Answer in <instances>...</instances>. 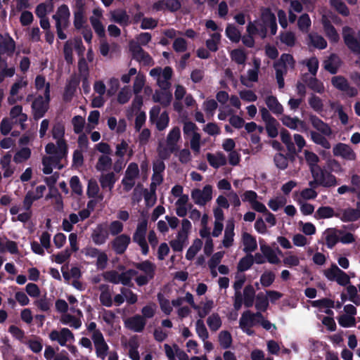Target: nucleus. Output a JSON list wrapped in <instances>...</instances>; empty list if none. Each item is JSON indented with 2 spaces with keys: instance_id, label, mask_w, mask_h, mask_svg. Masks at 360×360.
<instances>
[{
  "instance_id": "obj_21",
  "label": "nucleus",
  "mask_w": 360,
  "mask_h": 360,
  "mask_svg": "<svg viewBox=\"0 0 360 360\" xmlns=\"http://www.w3.org/2000/svg\"><path fill=\"white\" fill-rule=\"evenodd\" d=\"M322 24L326 37L331 42L337 43L340 40V36L330 21L326 18L323 19Z\"/></svg>"
},
{
  "instance_id": "obj_8",
  "label": "nucleus",
  "mask_w": 360,
  "mask_h": 360,
  "mask_svg": "<svg viewBox=\"0 0 360 360\" xmlns=\"http://www.w3.org/2000/svg\"><path fill=\"white\" fill-rule=\"evenodd\" d=\"M49 337L51 341L57 342L62 347H65L67 344L75 341L74 334L68 328L53 330L49 333Z\"/></svg>"
},
{
  "instance_id": "obj_20",
  "label": "nucleus",
  "mask_w": 360,
  "mask_h": 360,
  "mask_svg": "<svg viewBox=\"0 0 360 360\" xmlns=\"http://www.w3.org/2000/svg\"><path fill=\"white\" fill-rule=\"evenodd\" d=\"M179 150V148H176L171 145L165 144L162 141H160L158 143L157 147V153L158 157L161 160H168L171 155Z\"/></svg>"
},
{
  "instance_id": "obj_50",
  "label": "nucleus",
  "mask_w": 360,
  "mask_h": 360,
  "mask_svg": "<svg viewBox=\"0 0 360 360\" xmlns=\"http://www.w3.org/2000/svg\"><path fill=\"white\" fill-rule=\"evenodd\" d=\"M333 86L340 91H345L348 87L349 82L343 76H335L331 79Z\"/></svg>"
},
{
  "instance_id": "obj_37",
  "label": "nucleus",
  "mask_w": 360,
  "mask_h": 360,
  "mask_svg": "<svg viewBox=\"0 0 360 360\" xmlns=\"http://www.w3.org/2000/svg\"><path fill=\"white\" fill-rule=\"evenodd\" d=\"M335 214L333 208L329 206H321L315 212V218L319 219H327L333 217Z\"/></svg>"
},
{
  "instance_id": "obj_38",
  "label": "nucleus",
  "mask_w": 360,
  "mask_h": 360,
  "mask_svg": "<svg viewBox=\"0 0 360 360\" xmlns=\"http://www.w3.org/2000/svg\"><path fill=\"white\" fill-rule=\"evenodd\" d=\"M158 300L162 311L165 315H169L173 311L172 302L165 298L162 294L158 295Z\"/></svg>"
},
{
  "instance_id": "obj_40",
  "label": "nucleus",
  "mask_w": 360,
  "mask_h": 360,
  "mask_svg": "<svg viewBox=\"0 0 360 360\" xmlns=\"http://www.w3.org/2000/svg\"><path fill=\"white\" fill-rule=\"evenodd\" d=\"M220 39L221 34L219 33L215 32L212 34L211 39H207L205 42L206 47L209 51L216 52L219 49L218 45Z\"/></svg>"
},
{
  "instance_id": "obj_5",
  "label": "nucleus",
  "mask_w": 360,
  "mask_h": 360,
  "mask_svg": "<svg viewBox=\"0 0 360 360\" xmlns=\"http://www.w3.org/2000/svg\"><path fill=\"white\" fill-rule=\"evenodd\" d=\"M342 38L345 44L352 53L360 55V30L358 32L357 39L353 29L349 26H345L342 28Z\"/></svg>"
},
{
  "instance_id": "obj_51",
  "label": "nucleus",
  "mask_w": 360,
  "mask_h": 360,
  "mask_svg": "<svg viewBox=\"0 0 360 360\" xmlns=\"http://www.w3.org/2000/svg\"><path fill=\"white\" fill-rule=\"evenodd\" d=\"M156 120V128L158 130L163 131L167 127L169 117L167 111L162 112Z\"/></svg>"
},
{
  "instance_id": "obj_45",
  "label": "nucleus",
  "mask_w": 360,
  "mask_h": 360,
  "mask_svg": "<svg viewBox=\"0 0 360 360\" xmlns=\"http://www.w3.org/2000/svg\"><path fill=\"white\" fill-rule=\"evenodd\" d=\"M219 341L221 347L227 349L232 344V337L231 333L227 330H222L219 334Z\"/></svg>"
},
{
  "instance_id": "obj_36",
  "label": "nucleus",
  "mask_w": 360,
  "mask_h": 360,
  "mask_svg": "<svg viewBox=\"0 0 360 360\" xmlns=\"http://www.w3.org/2000/svg\"><path fill=\"white\" fill-rule=\"evenodd\" d=\"M269 307V300L264 293L259 292L256 296L255 308L258 311H265Z\"/></svg>"
},
{
  "instance_id": "obj_47",
  "label": "nucleus",
  "mask_w": 360,
  "mask_h": 360,
  "mask_svg": "<svg viewBox=\"0 0 360 360\" xmlns=\"http://www.w3.org/2000/svg\"><path fill=\"white\" fill-rule=\"evenodd\" d=\"M31 156V150L29 148H22L19 150L13 157L15 163H20L28 160Z\"/></svg>"
},
{
  "instance_id": "obj_54",
  "label": "nucleus",
  "mask_w": 360,
  "mask_h": 360,
  "mask_svg": "<svg viewBox=\"0 0 360 360\" xmlns=\"http://www.w3.org/2000/svg\"><path fill=\"white\" fill-rule=\"evenodd\" d=\"M100 191L99 186L94 179H90L88 182L86 195L89 198H94L98 194Z\"/></svg>"
},
{
  "instance_id": "obj_19",
  "label": "nucleus",
  "mask_w": 360,
  "mask_h": 360,
  "mask_svg": "<svg viewBox=\"0 0 360 360\" xmlns=\"http://www.w3.org/2000/svg\"><path fill=\"white\" fill-rule=\"evenodd\" d=\"M214 307V301L210 299H205L199 304H196L193 309L197 311L198 316L200 317L199 319H202L209 314Z\"/></svg>"
},
{
  "instance_id": "obj_12",
  "label": "nucleus",
  "mask_w": 360,
  "mask_h": 360,
  "mask_svg": "<svg viewBox=\"0 0 360 360\" xmlns=\"http://www.w3.org/2000/svg\"><path fill=\"white\" fill-rule=\"evenodd\" d=\"M129 50L131 53L133 59L142 63L145 66L153 65L154 61L153 58L139 44H131Z\"/></svg>"
},
{
  "instance_id": "obj_42",
  "label": "nucleus",
  "mask_w": 360,
  "mask_h": 360,
  "mask_svg": "<svg viewBox=\"0 0 360 360\" xmlns=\"http://www.w3.org/2000/svg\"><path fill=\"white\" fill-rule=\"evenodd\" d=\"M157 306L153 302H150L141 309V316L144 317V320L152 319L156 312Z\"/></svg>"
},
{
  "instance_id": "obj_59",
  "label": "nucleus",
  "mask_w": 360,
  "mask_h": 360,
  "mask_svg": "<svg viewBox=\"0 0 360 360\" xmlns=\"http://www.w3.org/2000/svg\"><path fill=\"white\" fill-rule=\"evenodd\" d=\"M280 39L282 43L286 44L288 46H294L295 44V35L292 32H286L281 34Z\"/></svg>"
},
{
  "instance_id": "obj_61",
  "label": "nucleus",
  "mask_w": 360,
  "mask_h": 360,
  "mask_svg": "<svg viewBox=\"0 0 360 360\" xmlns=\"http://www.w3.org/2000/svg\"><path fill=\"white\" fill-rule=\"evenodd\" d=\"M349 300L356 305H360V296L358 295L357 289L354 285H349L347 288Z\"/></svg>"
},
{
  "instance_id": "obj_57",
  "label": "nucleus",
  "mask_w": 360,
  "mask_h": 360,
  "mask_svg": "<svg viewBox=\"0 0 360 360\" xmlns=\"http://www.w3.org/2000/svg\"><path fill=\"white\" fill-rule=\"evenodd\" d=\"M274 162L276 166L281 170L285 169L288 166V158L281 153L274 155Z\"/></svg>"
},
{
  "instance_id": "obj_33",
  "label": "nucleus",
  "mask_w": 360,
  "mask_h": 360,
  "mask_svg": "<svg viewBox=\"0 0 360 360\" xmlns=\"http://www.w3.org/2000/svg\"><path fill=\"white\" fill-rule=\"evenodd\" d=\"M338 60V56L335 53L331 54L328 60L325 61L324 68L330 74H336L338 70V65L336 63Z\"/></svg>"
},
{
  "instance_id": "obj_16",
  "label": "nucleus",
  "mask_w": 360,
  "mask_h": 360,
  "mask_svg": "<svg viewBox=\"0 0 360 360\" xmlns=\"http://www.w3.org/2000/svg\"><path fill=\"white\" fill-rule=\"evenodd\" d=\"M309 120L312 127L321 134L326 136H330L332 135L333 131L330 127L328 123L324 122L319 117L315 115L310 114L309 115Z\"/></svg>"
},
{
  "instance_id": "obj_13",
  "label": "nucleus",
  "mask_w": 360,
  "mask_h": 360,
  "mask_svg": "<svg viewBox=\"0 0 360 360\" xmlns=\"http://www.w3.org/2000/svg\"><path fill=\"white\" fill-rule=\"evenodd\" d=\"M146 323L147 321L144 320V317H142L140 314L129 317L124 321L125 328L135 333L142 332L146 326Z\"/></svg>"
},
{
  "instance_id": "obj_48",
  "label": "nucleus",
  "mask_w": 360,
  "mask_h": 360,
  "mask_svg": "<svg viewBox=\"0 0 360 360\" xmlns=\"http://www.w3.org/2000/svg\"><path fill=\"white\" fill-rule=\"evenodd\" d=\"M295 61L294 60L293 56L290 53H283L279 60L276 61V66H281L287 68V64H288L292 68H294Z\"/></svg>"
},
{
  "instance_id": "obj_44",
  "label": "nucleus",
  "mask_w": 360,
  "mask_h": 360,
  "mask_svg": "<svg viewBox=\"0 0 360 360\" xmlns=\"http://www.w3.org/2000/svg\"><path fill=\"white\" fill-rule=\"evenodd\" d=\"M195 331L198 337L202 340H206L209 333L202 319H198L195 322Z\"/></svg>"
},
{
  "instance_id": "obj_11",
  "label": "nucleus",
  "mask_w": 360,
  "mask_h": 360,
  "mask_svg": "<svg viewBox=\"0 0 360 360\" xmlns=\"http://www.w3.org/2000/svg\"><path fill=\"white\" fill-rule=\"evenodd\" d=\"M191 198L194 202L198 205H205L212 198V187L211 185H206L201 191L195 188L191 191Z\"/></svg>"
},
{
  "instance_id": "obj_31",
  "label": "nucleus",
  "mask_w": 360,
  "mask_h": 360,
  "mask_svg": "<svg viewBox=\"0 0 360 360\" xmlns=\"http://www.w3.org/2000/svg\"><path fill=\"white\" fill-rule=\"evenodd\" d=\"M207 324L212 331L218 330L221 325L222 321L220 316L217 313H212L207 319Z\"/></svg>"
},
{
  "instance_id": "obj_49",
  "label": "nucleus",
  "mask_w": 360,
  "mask_h": 360,
  "mask_svg": "<svg viewBox=\"0 0 360 360\" xmlns=\"http://www.w3.org/2000/svg\"><path fill=\"white\" fill-rule=\"evenodd\" d=\"M233 225L227 226L224 231V236L223 239V245L224 248H229L232 245L233 241L234 231Z\"/></svg>"
},
{
  "instance_id": "obj_39",
  "label": "nucleus",
  "mask_w": 360,
  "mask_h": 360,
  "mask_svg": "<svg viewBox=\"0 0 360 360\" xmlns=\"http://www.w3.org/2000/svg\"><path fill=\"white\" fill-rule=\"evenodd\" d=\"M310 107L316 112L321 113L323 110V103L321 98L312 94L308 100Z\"/></svg>"
},
{
  "instance_id": "obj_34",
  "label": "nucleus",
  "mask_w": 360,
  "mask_h": 360,
  "mask_svg": "<svg viewBox=\"0 0 360 360\" xmlns=\"http://www.w3.org/2000/svg\"><path fill=\"white\" fill-rule=\"evenodd\" d=\"M302 80L307 84L308 87L311 90L317 92L322 93L324 90L323 85L319 79L315 77H311L309 79H305L304 76L302 77Z\"/></svg>"
},
{
  "instance_id": "obj_64",
  "label": "nucleus",
  "mask_w": 360,
  "mask_h": 360,
  "mask_svg": "<svg viewBox=\"0 0 360 360\" xmlns=\"http://www.w3.org/2000/svg\"><path fill=\"white\" fill-rule=\"evenodd\" d=\"M242 240L244 248H257V243L255 237L251 234L244 232L242 235Z\"/></svg>"
},
{
  "instance_id": "obj_2",
  "label": "nucleus",
  "mask_w": 360,
  "mask_h": 360,
  "mask_svg": "<svg viewBox=\"0 0 360 360\" xmlns=\"http://www.w3.org/2000/svg\"><path fill=\"white\" fill-rule=\"evenodd\" d=\"M262 319V313L257 311L255 313L250 310L244 311L239 319L240 328L248 335H254L252 327L259 324V320Z\"/></svg>"
},
{
  "instance_id": "obj_30",
  "label": "nucleus",
  "mask_w": 360,
  "mask_h": 360,
  "mask_svg": "<svg viewBox=\"0 0 360 360\" xmlns=\"http://www.w3.org/2000/svg\"><path fill=\"white\" fill-rule=\"evenodd\" d=\"M181 138V131L178 127H173L169 132L166 143L167 145H171L176 148H179L177 142Z\"/></svg>"
},
{
  "instance_id": "obj_7",
  "label": "nucleus",
  "mask_w": 360,
  "mask_h": 360,
  "mask_svg": "<svg viewBox=\"0 0 360 360\" xmlns=\"http://www.w3.org/2000/svg\"><path fill=\"white\" fill-rule=\"evenodd\" d=\"M310 171L313 179L323 182V187L329 188L337 184L336 177L330 172L321 168L319 165L311 167Z\"/></svg>"
},
{
  "instance_id": "obj_23",
  "label": "nucleus",
  "mask_w": 360,
  "mask_h": 360,
  "mask_svg": "<svg viewBox=\"0 0 360 360\" xmlns=\"http://www.w3.org/2000/svg\"><path fill=\"white\" fill-rule=\"evenodd\" d=\"M265 103L269 110L276 115H282L283 112V107L279 103L277 98L274 96H268L265 98Z\"/></svg>"
},
{
  "instance_id": "obj_29",
  "label": "nucleus",
  "mask_w": 360,
  "mask_h": 360,
  "mask_svg": "<svg viewBox=\"0 0 360 360\" xmlns=\"http://www.w3.org/2000/svg\"><path fill=\"white\" fill-rule=\"evenodd\" d=\"M309 44L313 46L314 48L324 49L327 47L326 40L318 34H309Z\"/></svg>"
},
{
  "instance_id": "obj_24",
  "label": "nucleus",
  "mask_w": 360,
  "mask_h": 360,
  "mask_svg": "<svg viewBox=\"0 0 360 360\" xmlns=\"http://www.w3.org/2000/svg\"><path fill=\"white\" fill-rule=\"evenodd\" d=\"M98 290L101 291L100 302L101 304L107 307H111L112 300L110 286L107 284H101L99 285Z\"/></svg>"
},
{
  "instance_id": "obj_53",
  "label": "nucleus",
  "mask_w": 360,
  "mask_h": 360,
  "mask_svg": "<svg viewBox=\"0 0 360 360\" xmlns=\"http://www.w3.org/2000/svg\"><path fill=\"white\" fill-rule=\"evenodd\" d=\"M226 34L227 37L233 42H238L240 39V33L232 25H228L226 28Z\"/></svg>"
},
{
  "instance_id": "obj_26",
  "label": "nucleus",
  "mask_w": 360,
  "mask_h": 360,
  "mask_svg": "<svg viewBox=\"0 0 360 360\" xmlns=\"http://www.w3.org/2000/svg\"><path fill=\"white\" fill-rule=\"evenodd\" d=\"M360 219L359 208H347L342 212L341 220L345 222L355 221Z\"/></svg>"
},
{
  "instance_id": "obj_52",
  "label": "nucleus",
  "mask_w": 360,
  "mask_h": 360,
  "mask_svg": "<svg viewBox=\"0 0 360 360\" xmlns=\"http://www.w3.org/2000/svg\"><path fill=\"white\" fill-rule=\"evenodd\" d=\"M139 174L138 165L136 162H131L125 172V176L129 181L134 180Z\"/></svg>"
},
{
  "instance_id": "obj_27",
  "label": "nucleus",
  "mask_w": 360,
  "mask_h": 360,
  "mask_svg": "<svg viewBox=\"0 0 360 360\" xmlns=\"http://www.w3.org/2000/svg\"><path fill=\"white\" fill-rule=\"evenodd\" d=\"M153 99L155 102L160 103L163 107H167L172 100V94L169 91H156Z\"/></svg>"
},
{
  "instance_id": "obj_6",
  "label": "nucleus",
  "mask_w": 360,
  "mask_h": 360,
  "mask_svg": "<svg viewBox=\"0 0 360 360\" xmlns=\"http://www.w3.org/2000/svg\"><path fill=\"white\" fill-rule=\"evenodd\" d=\"M136 268L141 271V274L136 278L138 285H144L153 278L155 271V266L148 262H143L136 264Z\"/></svg>"
},
{
  "instance_id": "obj_28",
  "label": "nucleus",
  "mask_w": 360,
  "mask_h": 360,
  "mask_svg": "<svg viewBox=\"0 0 360 360\" xmlns=\"http://www.w3.org/2000/svg\"><path fill=\"white\" fill-rule=\"evenodd\" d=\"M255 297V290L252 285H248L243 290V304L249 308L254 304V300Z\"/></svg>"
},
{
  "instance_id": "obj_3",
  "label": "nucleus",
  "mask_w": 360,
  "mask_h": 360,
  "mask_svg": "<svg viewBox=\"0 0 360 360\" xmlns=\"http://www.w3.org/2000/svg\"><path fill=\"white\" fill-rule=\"evenodd\" d=\"M136 275V271L131 269L125 271L111 270L104 272L103 277L105 281L112 283H121L124 285H127L130 283L132 278Z\"/></svg>"
},
{
  "instance_id": "obj_63",
  "label": "nucleus",
  "mask_w": 360,
  "mask_h": 360,
  "mask_svg": "<svg viewBox=\"0 0 360 360\" xmlns=\"http://www.w3.org/2000/svg\"><path fill=\"white\" fill-rule=\"evenodd\" d=\"M70 186L73 193L79 195L82 194V186L79 178L77 176H73L71 177L70 180Z\"/></svg>"
},
{
  "instance_id": "obj_56",
  "label": "nucleus",
  "mask_w": 360,
  "mask_h": 360,
  "mask_svg": "<svg viewBox=\"0 0 360 360\" xmlns=\"http://www.w3.org/2000/svg\"><path fill=\"white\" fill-rule=\"evenodd\" d=\"M90 22L98 36L99 37H105V28L101 21L94 17H91Z\"/></svg>"
},
{
  "instance_id": "obj_14",
  "label": "nucleus",
  "mask_w": 360,
  "mask_h": 360,
  "mask_svg": "<svg viewBox=\"0 0 360 360\" xmlns=\"http://www.w3.org/2000/svg\"><path fill=\"white\" fill-rule=\"evenodd\" d=\"M333 155L336 157H341L346 160H355L356 153L347 144L343 143H337L333 148Z\"/></svg>"
},
{
  "instance_id": "obj_10",
  "label": "nucleus",
  "mask_w": 360,
  "mask_h": 360,
  "mask_svg": "<svg viewBox=\"0 0 360 360\" xmlns=\"http://www.w3.org/2000/svg\"><path fill=\"white\" fill-rule=\"evenodd\" d=\"M91 339L94 345L96 356L101 360H105L108 354L109 347L102 333L96 332L94 335H91Z\"/></svg>"
},
{
  "instance_id": "obj_43",
  "label": "nucleus",
  "mask_w": 360,
  "mask_h": 360,
  "mask_svg": "<svg viewBox=\"0 0 360 360\" xmlns=\"http://www.w3.org/2000/svg\"><path fill=\"white\" fill-rule=\"evenodd\" d=\"M112 18L115 22L122 26L127 25L129 22V16L124 10L112 13Z\"/></svg>"
},
{
  "instance_id": "obj_32",
  "label": "nucleus",
  "mask_w": 360,
  "mask_h": 360,
  "mask_svg": "<svg viewBox=\"0 0 360 360\" xmlns=\"http://www.w3.org/2000/svg\"><path fill=\"white\" fill-rule=\"evenodd\" d=\"M112 161L108 155H101L96 165V169L99 172H104L110 169L112 167Z\"/></svg>"
},
{
  "instance_id": "obj_22",
  "label": "nucleus",
  "mask_w": 360,
  "mask_h": 360,
  "mask_svg": "<svg viewBox=\"0 0 360 360\" xmlns=\"http://www.w3.org/2000/svg\"><path fill=\"white\" fill-rule=\"evenodd\" d=\"M206 158L209 164L215 169L226 165L227 162L225 155L221 152L217 153V155L208 153Z\"/></svg>"
},
{
  "instance_id": "obj_25",
  "label": "nucleus",
  "mask_w": 360,
  "mask_h": 360,
  "mask_svg": "<svg viewBox=\"0 0 360 360\" xmlns=\"http://www.w3.org/2000/svg\"><path fill=\"white\" fill-rule=\"evenodd\" d=\"M117 181V178L114 172H109L105 174H101L99 178V182L103 189L108 188L111 191Z\"/></svg>"
},
{
  "instance_id": "obj_15",
  "label": "nucleus",
  "mask_w": 360,
  "mask_h": 360,
  "mask_svg": "<svg viewBox=\"0 0 360 360\" xmlns=\"http://www.w3.org/2000/svg\"><path fill=\"white\" fill-rule=\"evenodd\" d=\"M148 222L143 220L139 223L133 235V240L136 243L140 248H148L146 240Z\"/></svg>"
},
{
  "instance_id": "obj_60",
  "label": "nucleus",
  "mask_w": 360,
  "mask_h": 360,
  "mask_svg": "<svg viewBox=\"0 0 360 360\" xmlns=\"http://www.w3.org/2000/svg\"><path fill=\"white\" fill-rule=\"evenodd\" d=\"M332 5L342 15L348 16L349 15V10L347 6L342 0H333Z\"/></svg>"
},
{
  "instance_id": "obj_62",
  "label": "nucleus",
  "mask_w": 360,
  "mask_h": 360,
  "mask_svg": "<svg viewBox=\"0 0 360 360\" xmlns=\"http://www.w3.org/2000/svg\"><path fill=\"white\" fill-rule=\"evenodd\" d=\"M261 17L264 25L266 26L276 21L275 15L268 8L262 11Z\"/></svg>"
},
{
  "instance_id": "obj_18",
  "label": "nucleus",
  "mask_w": 360,
  "mask_h": 360,
  "mask_svg": "<svg viewBox=\"0 0 360 360\" xmlns=\"http://www.w3.org/2000/svg\"><path fill=\"white\" fill-rule=\"evenodd\" d=\"M15 43L8 34L3 35L0 33V53L12 56L15 51Z\"/></svg>"
},
{
  "instance_id": "obj_46",
  "label": "nucleus",
  "mask_w": 360,
  "mask_h": 360,
  "mask_svg": "<svg viewBox=\"0 0 360 360\" xmlns=\"http://www.w3.org/2000/svg\"><path fill=\"white\" fill-rule=\"evenodd\" d=\"M231 60L238 65H243L245 63L247 56L243 50L240 49H233L231 52Z\"/></svg>"
},
{
  "instance_id": "obj_41",
  "label": "nucleus",
  "mask_w": 360,
  "mask_h": 360,
  "mask_svg": "<svg viewBox=\"0 0 360 360\" xmlns=\"http://www.w3.org/2000/svg\"><path fill=\"white\" fill-rule=\"evenodd\" d=\"M131 238L127 234L118 235L112 241V248H127L130 243Z\"/></svg>"
},
{
  "instance_id": "obj_4",
  "label": "nucleus",
  "mask_w": 360,
  "mask_h": 360,
  "mask_svg": "<svg viewBox=\"0 0 360 360\" xmlns=\"http://www.w3.org/2000/svg\"><path fill=\"white\" fill-rule=\"evenodd\" d=\"M356 314L357 309L353 304H348L345 305L343 307L342 313L337 317L339 325L343 328H352L356 326Z\"/></svg>"
},
{
  "instance_id": "obj_55",
  "label": "nucleus",
  "mask_w": 360,
  "mask_h": 360,
  "mask_svg": "<svg viewBox=\"0 0 360 360\" xmlns=\"http://www.w3.org/2000/svg\"><path fill=\"white\" fill-rule=\"evenodd\" d=\"M72 123L73 125L74 132L77 134H79L82 133L85 120L80 115L75 116L72 120Z\"/></svg>"
},
{
  "instance_id": "obj_17",
  "label": "nucleus",
  "mask_w": 360,
  "mask_h": 360,
  "mask_svg": "<svg viewBox=\"0 0 360 360\" xmlns=\"http://www.w3.org/2000/svg\"><path fill=\"white\" fill-rule=\"evenodd\" d=\"M70 12L68 6L66 4L60 6L56 11V13L53 15V19L56 20V23L58 22L63 25L64 29H67L70 25Z\"/></svg>"
},
{
  "instance_id": "obj_35",
  "label": "nucleus",
  "mask_w": 360,
  "mask_h": 360,
  "mask_svg": "<svg viewBox=\"0 0 360 360\" xmlns=\"http://www.w3.org/2000/svg\"><path fill=\"white\" fill-rule=\"evenodd\" d=\"M83 6H80L74 13V26L76 30H81L85 22Z\"/></svg>"
},
{
  "instance_id": "obj_1",
  "label": "nucleus",
  "mask_w": 360,
  "mask_h": 360,
  "mask_svg": "<svg viewBox=\"0 0 360 360\" xmlns=\"http://www.w3.org/2000/svg\"><path fill=\"white\" fill-rule=\"evenodd\" d=\"M50 102V84L48 83L44 91V99L42 96H38L32 103V110L34 120L43 117L49 110Z\"/></svg>"
},
{
  "instance_id": "obj_58",
  "label": "nucleus",
  "mask_w": 360,
  "mask_h": 360,
  "mask_svg": "<svg viewBox=\"0 0 360 360\" xmlns=\"http://www.w3.org/2000/svg\"><path fill=\"white\" fill-rule=\"evenodd\" d=\"M297 25L302 32H307L311 26V19L308 14L304 13L298 19Z\"/></svg>"
},
{
  "instance_id": "obj_9",
  "label": "nucleus",
  "mask_w": 360,
  "mask_h": 360,
  "mask_svg": "<svg viewBox=\"0 0 360 360\" xmlns=\"http://www.w3.org/2000/svg\"><path fill=\"white\" fill-rule=\"evenodd\" d=\"M70 310L75 314L66 313L62 314L60 318V321L62 324L69 326L75 329H79L82 326V317L83 314L80 309H76L74 307H70Z\"/></svg>"
}]
</instances>
